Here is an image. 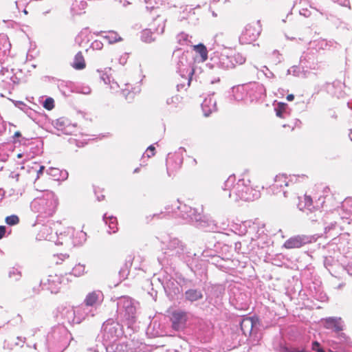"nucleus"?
Here are the masks:
<instances>
[{
	"label": "nucleus",
	"instance_id": "nucleus-26",
	"mask_svg": "<svg viewBox=\"0 0 352 352\" xmlns=\"http://www.w3.org/2000/svg\"><path fill=\"white\" fill-rule=\"evenodd\" d=\"M210 100H209L208 101L207 100H205L204 103L202 104V108L204 109V107L207 105V103H210Z\"/></svg>",
	"mask_w": 352,
	"mask_h": 352
},
{
	"label": "nucleus",
	"instance_id": "nucleus-5",
	"mask_svg": "<svg viewBox=\"0 0 352 352\" xmlns=\"http://www.w3.org/2000/svg\"><path fill=\"white\" fill-rule=\"evenodd\" d=\"M326 329H332L336 332L342 331L343 324L341 318L329 317L322 320Z\"/></svg>",
	"mask_w": 352,
	"mask_h": 352
},
{
	"label": "nucleus",
	"instance_id": "nucleus-9",
	"mask_svg": "<svg viewBox=\"0 0 352 352\" xmlns=\"http://www.w3.org/2000/svg\"><path fill=\"white\" fill-rule=\"evenodd\" d=\"M289 179L285 174H278L275 177V184L276 188H283V186H288Z\"/></svg>",
	"mask_w": 352,
	"mask_h": 352
},
{
	"label": "nucleus",
	"instance_id": "nucleus-29",
	"mask_svg": "<svg viewBox=\"0 0 352 352\" xmlns=\"http://www.w3.org/2000/svg\"><path fill=\"white\" fill-rule=\"evenodd\" d=\"M17 157H18L19 158L21 157H22V154H19V155H17Z\"/></svg>",
	"mask_w": 352,
	"mask_h": 352
},
{
	"label": "nucleus",
	"instance_id": "nucleus-8",
	"mask_svg": "<svg viewBox=\"0 0 352 352\" xmlns=\"http://www.w3.org/2000/svg\"><path fill=\"white\" fill-rule=\"evenodd\" d=\"M185 297L187 300L194 302L201 299L203 294L198 289H190L185 292Z\"/></svg>",
	"mask_w": 352,
	"mask_h": 352
},
{
	"label": "nucleus",
	"instance_id": "nucleus-21",
	"mask_svg": "<svg viewBox=\"0 0 352 352\" xmlns=\"http://www.w3.org/2000/svg\"><path fill=\"white\" fill-rule=\"evenodd\" d=\"M126 349V345H118L116 347V350L119 351H121V352H127V351H125L124 349Z\"/></svg>",
	"mask_w": 352,
	"mask_h": 352
},
{
	"label": "nucleus",
	"instance_id": "nucleus-30",
	"mask_svg": "<svg viewBox=\"0 0 352 352\" xmlns=\"http://www.w3.org/2000/svg\"><path fill=\"white\" fill-rule=\"evenodd\" d=\"M309 202H311V199L309 198ZM310 204H311V203H309V205H310Z\"/></svg>",
	"mask_w": 352,
	"mask_h": 352
},
{
	"label": "nucleus",
	"instance_id": "nucleus-15",
	"mask_svg": "<svg viewBox=\"0 0 352 352\" xmlns=\"http://www.w3.org/2000/svg\"><path fill=\"white\" fill-rule=\"evenodd\" d=\"M286 104L283 102H279L278 107L275 109L276 115L279 118H283V113L285 111Z\"/></svg>",
	"mask_w": 352,
	"mask_h": 352
},
{
	"label": "nucleus",
	"instance_id": "nucleus-1",
	"mask_svg": "<svg viewBox=\"0 0 352 352\" xmlns=\"http://www.w3.org/2000/svg\"><path fill=\"white\" fill-rule=\"evenodd\" d=\"M261 32V25L259 21H254L246 25L243 31L241 39L248 43L255 41Z\"/></svg>",
	"mask_w": 352,
	"mask_h": 352
},
{
	"label": "nucleus",
	"instance_id": "nucleus-27",
	"mask_svg": "<svg viewBox=\"0 0 352 352\" xmlns=\"http://www.w3.org/2000/svg\"><path fill=\"white\" fill-rule=\"evenodd\" d=\"M305 206L306 204H305V206H302L301 203L298 204V208L300 210H304L305 208Z\"/></svg>",
	"mask_w": 352,
	"mask_h": 352
},
{
	"label": "nucleus",
	"instance_id": "nucleus-17",
	"mask_svg": "<svg viewBox=\"0 0 352 352\" xmlns=\"http://www.w3.org/2000/svg\"><path fill=\"white\" fill-rule=\"evenodd\" d=\"M109 228L112 230L113 232H116V230H118L116 218H114V217L110 218Z\"/></svg>",
	"mask_w": 352,
	"mask_h": 352
},
{
	"label": "nucleus",
	"instance_id": "nucleus-14",
	"mask_svg": "<svg viewBox=\"0 0 352 352\" xmlns=\"http://www.w3.org/2000/svg\"><path fill=\"white\" fill-rule=\"evenodd\" d=\"M19 222V218L16 215H10L6 218V223L10 226L16 225Z\"/></svg>",
	"mask_w": 352,
	"mask_h": 352
},
{
	"label": "nucleus",
	"instance_id": "nucleus-23",
	"mask_svg": "<svg viewBox=\"0 0 352 352\" xmlns=\"http://www.w3.org/2000/svg\"><path fill=\"white\" fill-rule=\"evenodd\" d=\"M285 352H306V351L305 350H299V349H287L285 350Z\"/></svg>",
	"mask_w": 352,
	"mask_h": 352
},
{
	"label": "nucleus",
	"instance_id": "nucleus-24",
	"mask_svg": "<svg viewBox=\"0 0 352 352\" xmlns=\"http://www.w3.org/2000/svg\"><path fill=\"white\" fill-rule=\"evenodd\" d=\"M294 98V96L293 94H289L287 96V100L288 101H292Z\"/></svg>",
	"mask_w": 352,
	"mask_h": 352
},
{
	"label": "nucleus",
	"instance_id": "nucleus-2",
	"mask_svg": "<svg viewBox=\"0 0 352 352\" xmlns=\"http://www.w3.org/2000/svg\"><path fill=\"white\" fill-rule=\"evenodd\" d=\"M187 319L186 313L182 311H173L170 318L172 322V327L176 331L182 329L185 327Z\"/></svg>",
	"mask_w": 352,
	"mask_h": 352
},
{
	"label": "nucleus",
	"instance_id": "nucleus-20",
	"mask_svg": "<svg viewBox=\"0 0 352 352\" xmlns=\"http://www.w3.org/2000/svg\"><path fill=\"white\" fill-rule=\"evenodd\" d=\"M6 234V227L0 226V239H1Z\"/></svg>",
	"mask_w": 352,
	"mask_h": 352
},
{
	"label": "nucleus",
	"instance_id": "nucleus-28",
	"mask_svg": "<svg viewBox=\"0 0 352 352\" xmlns=\"http://www.w3.org/2000/svg\"><path fill=\"white\" fill-rule=\"evenodd\" d=\"M211 112H212V110L210 109V110L208 111V113L206 112L204 114H205L206 116H208Z\"/></svg>",
	"mask_w": 352,
	"mask_h": 352
},
{
	"label": "nucleus",
	"instance_id": "nucleus-4",
	"mask_svg": "<svg viewBox=\"0 0 352 352\" xmlns=\"http://www.w3.org/2000/svg\"><path fill=\"white\" fill-rule=\"evenodd\" d=\"M103 300V294L100 291H93L86 296L84 303L87 307H95L100 305Z\"/></svg>",
	"mask_w": 352,
	"mask_h": 352
},
{
	"label": "nucleus",
	"instance_id": "nucleus-16",
	"mask_svg": "<svg viewBox=\"0 0 352 352\" xmlns=\"http://www.w3.org/2000/svg\"><path fill=\"white\" fill-rule=\"evenodd\" d=\"M43 107L47 110H52L54 107V100L51 98L45 99Z\"/></svg>",
	"mask_w": 352,
	"mask_h": 352
},
{
	"label": "nucleus",
	"instance_id": "nucleus-10",
	"mask_svg": "<svg viewBox=\"0 0 352 352\" xmlns=\"http://www.w3.org/2000/svg\"><path fill=\"white\" fill-rule=\"evenodd\" d=\"M193 49L200 55L201 62H205L208 59V50L204 45L200 43L199 45H194Z\"/></svg>",
	"mask_w": 352,
	"mask_h": 352
},
{
	"label": "nucleus",
	"instance_id": "nucleus-11",
	"mask_svg": "<svg viewBox=\"0 0 352 352\" xmlns=\"http://www.w3.org/2000/svg\"><path fill=\"white\" fill-rule=\"evenodd\" d=\"M302 243L300 237H294L287 240L285 242V247L287 248H300Z\"/></svg>",
	"mask_w": 352,
	"mask_h": 352
},
{
	"label": "nucleus",
	"instance_id": "nucleus-22",
	"mask_svg": "<svg viewBox=\"0 0 352 352\" xmlns=\"http://www.w3.org/2000/svg\"><path fill=\"white\" fill-rule=\"evenodd\" d=\"M44 170H45V166H41L39 170L37 171V177H39L40 175L43 174Z\"/></svg>",
	"mask_w": 352,
	"mask_h": 352
},
{
	"label": "nucleus",
	"instance_id": "nucleus-19",
	"mask_svg": "<svg viewBox=\"0 0 352 352\" xmlns=\"http://www.w3.org/2000/svg\"><path fill=\"white\" fill-rule=\"evenodd\" d=\"M147 157H151L155 155V148L153 145L149 146L146 151Z\"/></svg>",
	"mask_w": 352,
	"mask_h": 352
},
{
	"label": "nucleus",
	"instance_id": "nucleus-7",
	"mask_svg": "<svg viewBox=\"0 0 352 352\" xmlns=\"http://www.w3.org/2000/svg\"><path fill=\"white\" fill-rule=\"evenodd\" d=\"M72 66L76 70H82L86 67V62L82 52H78L75 55Z\"/></svg>",
	"mask_w": 352,
	"mask_h": 352
},
{
	"label": "nucleus",
	"instance_id": "nucleus-12",
	"mask_svg": "<svg viewBox=\"0 0 352 352\" xmlns=\"http://www.w3.org/2000/svg\"><path fill=\"white\" fill-rule=\"evenodd\" d=\"M85 272V266L80 263L76 265L72 269V274L76 276H80Z\"/></svg>",
	"mask_w": 352,
	"mask_h": 352
},
{
	"label": "nucleus",
	"instance_id": "nucleus-18",
	"mask_svg": "<svg viewBox=\"0 0 352 352\" xmlns=\"http://www.w3.org/2000/svg\"><path fill=\"white\" fill-rule=\"evenodd\" d=\"M311 349L313 351H316L317 352H325L323 348L320 346V343L318 342H314L312 343Z\"/></svg>",
	"mask_w": 352,
	"mask_h": 352
},
{
	"label": "nucleus",
	"instance_id": "nucleus-6",
	"mask_svg": "<svg viewBox=\"0 0 352 352\" xmlns=\"http://www.w3.org/2000/svg\"><path fill=\"white\" fill-rule=\"evenodd\" d=\"M254 326V322L251 318H244L241 322V331L245 336H250L252 334Z\"/></svg>",
	"mask_w": 352,
	"mask_h": 352
},
{
	"label": "nucleus",
	"instance_id": "nucleus-3",
	"mask_svg": "<svg viewBox=\"0 0 352 352\" xmlns=\"http://www.w3.org/2000/svg\"><path fill=\"white\" fill-rule=\"evenodd\" d=\"M245 56L241 53L237 52L223 58L222 64L226 69H233L236 65H243L245 62Z\"/></svg>",
	"mask_w": 352,
	"mask_h": 352
},
{
	"label": "nucleus",
	"instance_id": "nucleus-25",
	"mask_svg": "<svg viewBox=\"0 0 352 352\" xmlns=\"http://www.w3.org/2000/svg\"><path fill=\"white\" fill-rule=\"evenodd\" d=\"M21 136V133L20 131H16L14 134V138H19Z\"/></svg>",
	"mask_w": 352,
	"mask_h": 352
},
{
	"label": "nucleus",
	"instance_id": "nucleus-13",
	"mask_svg": "<svg viewBox=\"0 0 352 352\" xmlns=\"http://www.w3.org/2000/svg\"><path fill=\"white\" fill-rule=\"evenodd\" d=\"M111 43H115L122 41V38L115 32H109L108 35L105 36Z\"/></svg>",
	"mask_w": 352,
	"mask_h": 352
}]
</instances>
